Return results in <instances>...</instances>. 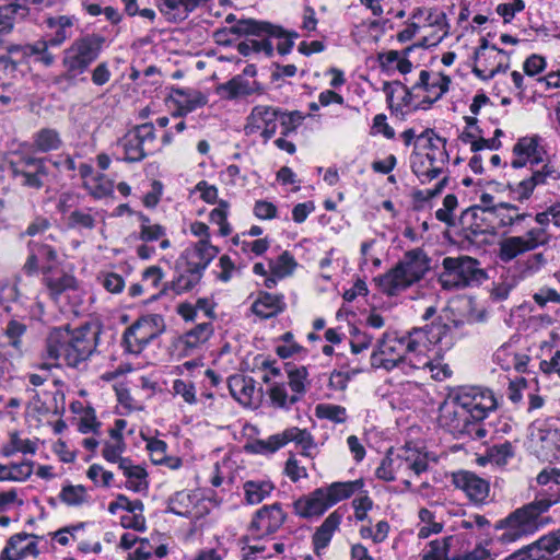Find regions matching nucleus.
<instances>
[{
  "instance_id": "obj_1",
  "label": "nucleus",
  "mask_w": 560,
  "mask_h": 560,
  "mask_svg": "<svg viewBox=\"0 0 560 560\" xmlns=\"http://www.w3.org/2000/svg\"><path fill=\"white\" fill-rule=\"evenodd\" d=\"M498 407L492 390L479 386L454 388L440 406L439 422L455 438L481 440L487 435L482 421Z\"/></svg>"
},
{
  "instance_id": "obj_2",
  "label": "nucleus",
  "mask_w": 560,
  "mask_h": 560,
  "mask_svg": "<svg viewBox=\"0 0 560 560\" xmlns=\"http://www.w3.org/2000/svg\"><path fill=\"white\" fill-rule=\"evenodd\" d=\"M552 482L560 486V469H550ZM560 502V489L550 487L546 493H540L535 501L516 509L509 516L501 520L495 528L502 529L500 537L503 542H512L524 536L534 534L547 525L550 517L542 516L552 505Z\"/></svg>"
},
{
  "instance_id": "obj_3",
  "label": "nucleus",
  "mask_w": 560,
  "mask_h": 560,
  "mask_svg": "<svg viewBox=\"0 0 560 560\" xmlns=\"http://www.w3.org/2000/svg\"><path fill=\"white\" fill-rule=\"evenodd\" d=\"M428 342L432 340L422 328H413L404 336L386 332L371 355L372 365L390 371L408 363L410 368L420 369L421 361L428 364L424 357Z\"/></svg>"
},
{
  "instance_id": "obj_4",
  "label": "nucleus",
  "mask_w": 560,
  "mask_h": 560,
  "mask_svg": "<svg viewBox=\"0 0 560 560\" xmlns=\"http://www.w3.org/2000/svg\"><path fill=\"white\" fill-rule=\"evenodd\" d=\"M98 335L100 330L90 326L74 330L55 328L47 338V357L56 361L62 359L68 366L77 368L94 352Z\"/></svg>"
},
{
  "instance_id": "obj_5",
  "label": "nucleus",
  "mask_w": 560,
  "mask_h": 560,
  "mask_svg": "<svg viewBox=\"0 0 560 560\" xmlns=\"http://www.w3.org/2000/svg\"><path fill=\"white\" fill-rule=\"evenodd\" d=\"M532 218L537 226L528 229L523 235H508L499 241L498 257L502 262H511L521 255L547 247L551 243L553 236L548 230L551 223L548 209Z\"/></svg>"
},
{
  "instance_id": "obj_6",
  "label": "nucleus",
  "mask_w": 560,
  "mask_h": 560,
  "mask_svg": "<svg viewBox=\"0 0 560 560\" xmlns=\"http://www.w3.org/2000/svg\"><path fill=\"white\" fill-rule=\"evenodd\" d=\"M429 259L421 248L407 252L404 258L388 272L375 279L378 288L387 295H395L419 281L429 270Z\"/></svg>"
},
{
  "instance_id": "obj_7",
  "label": "nucleus",
  "mask_w": 560,
  "mask_h": 560,
  "mask_svg": "<svg viewBox=\"0 0 560 560\" xmlns=\"http://www.w3.org/2000/svg\"><path fill=\"white\" fill-rule=\"evenodd\" d=\"M364 487L363 479L346 482H332L328 487L314 490L294 502V511L304 518L319 516L330 506L350 498L354 492Z\"/></svg>"
},
{
  "instance_id": "obj_8",
  "label": "nucleus",
  "mask_w": 560,
  "mask_h": 560,
  "mask_svg": "<svg viewBox=\"0 0 560 560\" xmlns=\"http://www.w3.org/2000/svg\"><path fill=\"white\" fill-rule=\"evenodd\" d=\"M105 44V37L100 34H85L75 38L71 45L63 50L62 66L66 72L55 79L60 83L63 79H73L84 73L89 67L98 58Z\"/></svg>"
},
{
  "instance_id": "obj_9",
  "label": "nucleus",
  "mask_w": 560,
  "mask_h": 560,
  "mask_svg": "<svg viewBox=\"0 0 560 560\" xmlns=\"http://www.w3.org/2000/svg\"><path fill=\"white\" fill-rule=\"evenodd\" d=\"M479 261L469 256L445 257L439 282L445 290L462 289L472 283H480L487 276L479 267Z\"/></svg>"
},
{
  "instance_id": "obj_10",
  "label": "nucleus",
  "mask_w": 560,
  "mask_h": 560,
  "mask_svg": "<svg viewBox=\"0 0 560 560\" xmlns=\"http://www.w3.org/2000/svg\"><path fill=\"white\" fill-rule=\"evenodd\" d=\"M427 455L418 451L406 446L396 456H392L388 453L383 458L381 465L376 469V477L385 481H393L396 479L398 474H407L412 471L416 476L421 475L428 469Z\"/></svg>"
},
{
  "instance_id": "obj_11",
  "label": "nucleus",
  "mask_w": 560,
  "mask_h": 560,
  "mask_svg": "<svg viewBox=\"0 0 560 560\" xmlns=\"http://www.w3.org/2000/svg\"><path fill=\"white\" fill-rule=\"evenodd\" d=\"M289 442H294L302 447V454L311 456V450L315 447V442L312 434L306 429L291 427L281 433L270 435L267 440H254L247 443L244 448L252 454H272L287 445Z\"/></svg>"
},
{
  "instance_id": "obj_12",
  "label": "nucleus",
  "mask_w": 560,
  "mask_h": 560,
  "mask_svg": "<svg viewBox=\"0 0 560 560\" xmlns=\"http://www.w3.org/2000/svg\"><path fill=\"white\" fill-rule=\"evenodd\" d=\"M164 330L165 324L161 315L151 314L140 317L129 328H127L124 334V342L127 351L139 354Z\"/></svg>"
},
{
  "instance_id": "obj_13",
  "label": "nucleus",
  "mask_w": 560,
  "mask_h": 560,
  "mask_svg": "<svg viewBox=\"0 0 560 560\" xmlns=\"http://www.w3.org/2000/svg\"><path fill=\"white\" fill-rule=\"evenodd\" d=\"M155 140L154 126L145 122L130 129L119 139L118 145L124 150L122 160L129 163L140 162L152 149Z\"/></svg>"
},
{
  "instance_id": "obj_14",
  "label": "nucleus",
  "mask_w": 560,
  "mask_h": 560,
  "mask_svg": "<svg viewBox=\"0 0 560 560\" xmlns=\"http://www.w3.org/2000/svg\"><path fill=\"white\" fill-rule=\"evenodd\" d=\"M476 66L472 72L482 80L493 78L499 72H505L509 67V55L495 45L481 38L480 46L475 51Z\"/></svg>"
},
{
  "instance_id": "obj_15",
  "label": "nucleus",
  "mask_w": 560,
  "mask_h": 560,
  "mask_svg": "<svg viewBox=\"0 0 560 560\" xmlns=\"http://www.w3.org/2000/svg\"><path fill=\"white\" fill-rule=\"evenodd\" d=\"M287 520V514L281 504L264 505L257 510L248 525L249 536L243 537V541L258 540L278 532Z\"/></svg>"
},
{
  "instance_id": "obj_16",
  "label": "nucleus",
  "mask_w": 560,
  "mask_h": 560,
  "mask_svg": "<svg viewBox=\"0 0 560 560\" xmlns=\"http://www.w3.org/2000/svg\"><path fill=\"white\" fill-rule=\"evenodd\" d=\"M231 31L237 34H252L258 37H275L279 40L277 49L281 55H287L291 51L294 45L293 38L298 37L296 33H288L281 26L253 19L237 22L236 25L232 26Z\"/></svg>"
},
{
  "instance_id": "obj_17",
  "label": "nucleus",
  "mask_w": 560,
  "mask_h": 560,
  "mask_svg": "<svg viewBox=\"0 0 560 560\" xmlns=\"http://www.w3.org/2000/svg\"><path fill=\"white\" fill-rule=\"evenodd\" d=\"M11 175L25 188L40 189L44 186V177L48 171L44 159L23 156L9 165Z\"/></svg>"
},
{
  "instance_id": "obj_18",
  "label": "nucleus",
  "mask_w": 560,
  "mask_h": 560,
  "mask_svg": "<svg viewBox=\"0 0 560 560\" xmlns=\"http://www.w3.org/2000/svg\"><path fill=\"white\" fill-rule=\"evenodd\" d=\"M280 115L278 107L257 105L247 116L244 131L247 136L259 133L267 141L276 135Z\"/></svg>"
},
{
  "instance_id": "obj_19",
  "label": "nucleus",
  "mask_w": 560,
  "mask_h": 560,
  "mask_svg": "<svg viewBox=\"0 0 560 560\" xmlns=\"http://www.w3.org/2000/svg\"><path fill=\"white\" fill-rule=\"evenodd\" d=\"M489 214L495 222V228L503 231V234H511L517 226L532 218V213L521 211V208L512 202H499L489 208Z\"/></svg>"
},
{
  "instance_id": "obj_20",
  "label": "nucleus",
  "mask_w": 560,
  "mask_h": 560,
  "mask_svg": "<svg viewBox=\"0 0 560 560\" xmlns=\"http://www.w3.org/2000/svg\"><path fill=\"white\" fill-rule=\"evenodd\" d=\"M455 488L465 492L467 498L475 504L486 503L489 492V482L468 470H459L452 476Z\"/></svg>"
},
{
  "instance_id": "obj_21",
  "label": "nucleus",
  "mask_w": 560,
  "mask_h": 560,
  "mask_svg": "<svg viewBox=\"0 0 560 560\" xmlns=\"http://www.w3.org/2000/svg\"><path fill=\"white\" fill-rule=\"evenodd\" d=\"M264 92L265 89L260 82L238 77L237 74L215 88L217 95L226 101L246 98L252 95H262Z\"/></svg>"
},
{
  "instance_id": "obj_22",
  "label": "nucleus",
  "mask_w": 560,
  "mask_h": 560,
  "mask_svg": "<svg viewBox=\"0 0 560 560\" xmlns=\"http://www.w3.org/2000/svg\"><path fill=\"white\" fill-rule=\"evenodd\" d=\"M513 153L515 155V159L511 163L513 168L524 167L527 163H529L530 166L538 165L544 162L546 154L538 137H524L518 139L513 147Z\"/></svg>"
},
{
  "instance_id": "obj_23",
  "label": "nucleus",
  "mask_w": 560,
  "mask_h": 560,
  "mask_svg": "<svg viewBox=\"0 0 560 560\" xmlns=\"http://www.w3.org/2000/svg\"><path fill=\"white\" fill-rule=\"evenodd\" d=\"M217 254L218 248L210 241L200 240L192 247L185 249L178 260L203 273Z\"/></svg>"
},
{
  "instance_id": "obj_24",
  "label": "nucleus",
  "mask_w": 560,
  "mask_h": 560,
  "mask_svg": "<svg viewBox=\"0 0 560 560\" xmlns=\"http://www.w3.org/2000/svg\"><path fill=\"white\" fill-rule=\"evenodd\" d=\"M536 452L544 460L560 462V427L538 431Z\"/></svg>"
},
{
  "instance_id": "obj_25",
  "label": "nucleus",
  "mask_w": 560,
  "mask_h": 560,
  "mask_svg": "<svg viewBox=\"0 0 560 560\" xmlns=\"http://www.w3.org/2000/svg\"><path fill=\"white\" fill-rule=\"evenodd\" d=\"M74 16L54 15L45 19L44 23L49 30L48 43L51 47H59L73 35Z\"/></svg>"
},
{
  "instance_id": "obj_26",
  "label": "nucleus",
  "mask_w": 560,
  "mask_h": 560,
  "mask_svg": "<svg viewBox=\"0 0 560 560\" xmlns=\"http://www.w3.org/2000/svg\"><path fill=\"white\" fill-rule=\"evenodd\" d=\"M43 272L44 283L54 300H58L62 293L77 288V280L71 273L55 271L51 266L45 267Z\"/></svg>"
},
{
  "instance_id": "obj_27",
  "label": "nucleus",
  "mask_w": 560,
  "mask_h": 560,
  "mask_svg": "<svg viewBox=\"0 0 560 560\" xmlns=\"http://www.w3.org/2000/svg\"><path fill=\"white\" fill-rule=\"evenodd\" d=\"M417 143L430 151L424 154L429 163L434 166H441L448 160V154L445 150V140L435 136L432 130H425L417 138Z\"/></svg>"
},
{
  "instance_id": "obj_28",
  "label": "nucleus",
  "mask_w": 560,
  "mask_h": 560,
  "mask_svg": "<svg viewBox=\"0 0 560 560\" xmlns=\"http://www.w3.org/2000/svg\"><path fill=\"white\" fill-rule=\"evenodd\" d=\"M176 270L178 273L177 277L170 284H165L161 293H164L167 288L172 289L176 294L191 291L203 276V273L188 267L180 260L176 262Z\"/></svg>"
},
{
  "instance_id": "obj_29",
  "label": "nucleus",
  "mask_w": 560,
  "mask_h": 560,
  "mask_svg": "<svg viewBox=\"0 0 560 560\" xmlns=\"http://www.w3.org/2000/svg\"><path fill=\"white\" fill-rule=\"evenodd\" d=\"M285 310L283 295L260 292L252 305V312L262 319H268Z\"/></svg>"
},
{
  "instance_id": "obj_30",
  "label": "nucleus",
  "mask_w": 560,
  "mask_h": 560,
  "mask_svg": "<svg viewBox=\"0 0 560 560\" xmlns=\"http://www.w3.org/2000/svg\"><path fill=\"white\" fill-rule=\"evenodd\" d=\"M170 98L171 102L176 106L173 113L175 117L185 116L186 114L206 105L207 103V97L201 93H188L179 89L173 90Z\"/></svg>"
},
{
  "instance_id": "obj_31",
  "label": "nucleus",
  "mask_w": 560,
  "mask_h": 560,
  "mask_svg": "<svg viewBox=\"0 0 560 560\" xmlns=\"http://www.w3.org/2000/svg\"><path fill=\"white\" fill-rule=\"evenodd\" d=\"M451 79L447 75L439 74L436 78L431 80L430 72L422 70L419 75V81L413 85L412 89H423L429 94H432V98L428 101L429 104H432L448 91Z\"/></svg>"
},
{
  "instance_id": "obj_32",
  "label": "nucleus",
  "mask_w": 560,
  "mask_h": 560,
  "mask_svg": "<svg viewBox=\"0 0 560 560\" xmlns=\"http://www.w3.org/2000/svg\"><path fill=\"white\" fill-rule=\"evenodd\" d=\"M342 515L338 511L330 513L313 535V546L316 555H319L331 540L336 529L339 527Z\"/></svg>"
},
{
  "instance_id": "obj_33",
  "label": "nucleus",
  "mask_w": 560,
  "mask_h": 560,
  "mask_svg": "<svg viewBox=\"0 0 560 560\" xmlns=\"http://www.w3.org/2000/svg\"><path fill=\"white\" fill-rule=\"evenodd\" d=\"M118 468L127 478L126 488L128 490L141 492L148 489V474L143 467L133 465L130 459H121Z\"/></svg>"
},
{
  "instance_id": "obj_34",
  "label": "nucleus",
  "mask_w": 560,
  "mask_h": 560,
  "mask_svg": "<svg viewBox=\"0 0 560 560\" xmlns=\"http://www.w3.org/2000/svg\"><path fill=\"white\" fill-rule=\"evenodd\" d=\"M231 395L243 405H250L255 393V381L244 375H232L228 380Z\"/></svg>"
},
{
  "instance_id": "obj_35",
  "label": "nucleus",
  "mask_w": 560,
  "mask_h": 560,
  "mask_svg": "<svg viewBox=\"0 0 560 560\" xmlns=\"http://www.w3.org/2000/svg\"><path fill=\"white\" fill-rule=\"evenodd\" d=\"M428 24H423L424 28H431L432 32L423 36L419 43L421 47L436 46L447 35V24L444 13L429 14L427 18Z\"/></svg>"
},
{
  "instance_id": "obj_36",
  "label": "nucleus",
  "mask_w": 560,
  "mask_h": 560,
  "mask_svg": "<svg viewBox=\"0 0 560 560\" xmlns=\"http://www.w3.org/2000/svg\"><path fill=\"white\" fill-rule=\"evenodd\" d=\"M62 144L60 135L57 130L44 128L37 131L33 137V147L38 152H49L58 150Z\"/></svg>"
},
{
  "instance_id": "obj_37",
  "label": "nucleus",
  "mask_w": 560,
  "mask_h": 560,
  "mask_svg": "<svg viewBox=\"0 0 560 560\" xmlns=\"http://www.w3.org/2000/svg\"><path fill=\"white\" fill-rule=\"evenodd\" d=\"M412 172L422 184L429 183L441 174V166H434L429 163L424 155L417 153L411 161Z\"/></svg>"
},
{
  "instance_id": "obj_38",
  "label": "nucleus",
  "mask_w": 560,
  "mask_h": 560,
  "mask_svg": "<svg viewBox=\"0 0 560 560\" xmlns=\"http://www.w3.org/2000/svg\"><path fill=\"white\" fill-rule=\"evenodd\" d=\"M27 8L20 2L0 7V35L9 33L13 28L14 16H25Z\"/></svg>"
},
{
  "instance_id": "obj_39",
  "label": "nucleus",
  "mask_w": 560,
  "mask_h": 560,
  "mask_svg": "<svg viewBox=\"0 0 560 560\" xmlns=\"http://www.w3.org/2000/svg\"><path fill=\"white\" fill-rule=\"evenodd\" d=\"M246 501L249 504H258L273 490L270 481H246L243 486Z\"/></svg>"
},
{
  "instance_id": "obj_40",
  "label": "nucleus",
  "mask_w": 560,
  "mask_h": 560,
  "mask_svg": "<svg viewBox=\"0 0 560 560\" xmlns=\"http://www.w3.org/2000/svg\"><path fill=\"white\" fill-rule=\"evenodd\" d=\"M213 329L210 323H202L190 329L182 337V342L186 349H194L206 342L212 335Z\"/></svg>"
},
{
  "instance_id": "obj_41",
  "label": "nucleus",
  "mask_w": 560,
  "mask_h": 560,
  "mask_svg": "<svg viewBox=\"0 0 560 560\" xmlns=\"http://www.w3.org/2000/svg\"><path fill=\"white\" fill-rule=\"evenodd\" d=\"M31 535L26 533H19L10 537L7 546L0 555V560H21L25 557V549L23 542L27 540Z\"/></svg>"
},
{
  "instance_id": "obj_42",
  "label": "nucleus",
  "mask_w": 560,
  "mask_h": 560,
  "mask_svg": "<svg viewBox=\"0 0 560 560\" xmlns=\"http://www.w3.org/2000/svg\"><path fill=\"white\" fill-rule=\"evenodd\" d=\"M452 540L453 537L448 536L430 541L421 555V560H446Z\"/></svg>"
},
{
  "instance_id": "obj_43",
  "label": "nucleus",
  "mask_w": 560,
  "mask_h": 560,
  "mask_svg": "<svg viewBox=\"0 0 560 560\" xmlns=\"http://www.w3.org/2000/svg\"><path fill=\"white\" fill-rule=\"evenodd\" d=\"M34 454L36 452V443L28 439H21L16 431L10 433L9 444L2 447V455L10 457L15 453Z\"/></svg>"
},
{
  "instance_id": "obj_44",
  "label": "nucleus",
  "mask_w": 560,
  "mask_h": 560,
  "mask_svg": "<svg viewBox=\"0 0 560 560\" xmlns=\"http://www.w3.org/2000/svg\"><path fill=\"white\" fill-rule=\"evenodd\" d=\"M237 51L243 56H248L252 52H264L270 57L273 52V45L269 38H248L237 45Z\"/></svg>"
},
{
  "instance_id": "obj_45",
  "label": "nucleus",
  "mask_w": 560,
  "mask_h": 560,
  "mask_svg": "<svg viewBox=\"0 0 560 560\" xmlns=\"http://www.w3.org/2000/svg\"><path fill=\"white\" fill-rule=\"evenodd\" d=\"M315 415L319 419H327L334 423H345L348 419L345 407L332 404H319L315 408Z\"/></svg>"
},
{
  "instance_id": "obj_46",
  "label": "nucleus",
  "mask_w": 560,
  "mask_h": 560,
  "mask_svg": "<svg viewBox=\"0 0 560 560\" xmlns=\"http://www.w3.org/2000/svg\"><path fill=\"white\" fill-rule=\"evenodd\" d=\"M59 499L69 506L81 505L88 501L86 489L81 485H67L61 489Z\"/></svg>"
},
{
  "instance_id": "obj_47",
  "label": "nucleus",
  "mask_w": 560,
  "mask_h": 560,
  "mask_svg": "<svg viewBox=\"0 0 560 560\" xmlns=\"http://www.w3.org/2000/svg\"><path fill=\"white\" fill-rule=\"evenodd\" d=\"M529 546L538 551V557L540 560H548L545 558L544 552L552 553L557 550H560V539L557 530L541 536L535 542L529 544Z\"/></svg>"
},
{
  "instance_id": "obj_48",
  "label": "nucleus",
  "mask_w": 560,
  "mask_h": 560,
  "mask_svg": "<svg viewBox=\"0 0 560 560\" xmlns=\"http://www.w3.org/2000/svg\"><path fill=\"white\" fill-rule=\"evenodd\" d=\"M85 186L89 188L91 195L98 199L107 197L114 191L113 180L106 178L103 174H100L93 177L90 182H86Z\"/></svg>"
},
{
  "instance_id": "obj_49",
  "label": "nucleus",
  "mask_w": 560,
  "mask_h": 560,
  "mask_svg": "<svg viewBox=\"0 0 560 560\" xmlns=\"http://www.w3.org/2000/svg\"><path fill=\"white\" fill-rule=\"evenodd\" d=\"M514 456V448L511 443L504 442L502 444L493 445L488 451V458L497 466H504L509 459Z\"/></svg>"
},
{
  "instance_id": "obj_50",
  "label": "nucleus",
  "mask_w": 560,
  "mask_h": 560,
  "mask_svg": "<svg viewBox=\"0 0 560 560\" xmlns=\"http://www.w3.org/2000/svg\"><path fill=\"white\" fill-rule=\"evenodd\" d=\"M419 518L421 522L427 524L419 529V538L424 539L428 538L431 534H439L442 532L443 525L434 521V514L430 510L424 508L421 509L419 511Z\"/></svg>"
},
{
  "instance_id": "obj_51",
  "label": "nucleus",
  "mask_w": 560,
  "mask_h": 560,
  "mask_svg": "<svg viewBox=\"0 0 560 560\" xmlns=\"http://www.w3.org/2000/svg\"><path fill=\"white\" fill-rule=\"evenodd\" d=\"M506 188L514 196V199L521 203L527 201L535 190L528 177L518 183H508Z\"/></svg>"
},
{
  "instance_id": "obj_52",
  "label": "nucleus",
  "mask_w": 560,
  "mask_h": 560,
  "mask_svg": "<svg viewBox=\"0 0 560 560\" xmlns=\"http://www.w3.org/2000/svg\"><path fill=\"white\" fill-rule=\"evenodd\" d=\"M295 265L292 255L288 252H283L276 261L270 262V269L275 276L283 278L293 271Z\"/></svg>"
},
{
  "instance_id": "obj_53",
  "label": "nucleus",
  "mask_w": 560,
  "mask_h": 560,
  "mask_svg": "<svg viewBox=\"0 0 560 560\" xmlns=\"http://www.w3.org/2000/svg\"><path fill=\"white\" fill-rule=\"evenodd\" d=\"M269 396L272 404L280 408H287L300 399L296 395L289 397L284 384H275L270 388Z\"/></svg>"
},
{
  "instance_id": "obj_54",
  "label": "nucleus",
  "mask_w": 560,
  "mask_h": 560,
  "mask_svg": "<svg viewBox=\"0 0 560 560\" xmlns=\"http://www.w3.org/2000/svg\"><path fill=\"white\" fill-rule=\"evenodd\" d=\"M307 377V370L305 366L290 369L288 371L289 386L299 396L305 393V380Z\"/></svg>"
},
{
  "instance_id": "obj_55",
  "label": "nucleus",
  "mask_w": 560,
  "mask_h": 560,
  "mask_svg": "<svg viewBox=\"0 0 560 560\" xmlns=\"http://www.w3.org/2000/svg\"><path fill=\"white\" fill-rule=\"evenodd\" d=\"M228 217V202L221 200L218 208L210 212V221L220 226V233L226 236L231 233L230 225L226 221Z\"/></svg>"
},
{
  "instance_id": "obj_56",
  "label": "nucleus",
  "mask_w": 560,
  "mask_h": 560,
  "mask_svg": "<svg viewBox=\"0 0 560 560\" xmlns=\"http://www.w3.org/2000/svg\"><path fill=\"white\" fill-rule=\"evenodd\" d=\"M119 509L126 510L130 513L142 512L143 503L140 500L130 501L126 495L118 494L116 501L109 503L108 511L109 513L115 514Z\"/></svg>"
},
{
  "instance_id": "obj_57",
  "label": "nucleus",
  "mask_w": 560,
  "mask_h": 560,
  "mask_svg": "<svg viewBox=\"0 0 560 560\" xmlns=\"http://www.w3.org/2000/svg\"><path fill=\"white\" fill-rule=\"evenodd\" d=\"M303 119L304 116L298 110L291 113L281 110L279 116V122L282 127L281 133L288 136L290 132H293L302 124Z\"/></svg>"
},
{
  "instance_id": "obj_58",
  "label": "nucleus",
  "mask_w": 560,
  "mask_h": 560,
  "mask_svg": "<svg viewBox=\"0 0 560 560\" xmlns=\"http://www.w3.org/2000/svg\"><path fill=\"white\" fill-rule=\"evenodd\" d=\"M125 442L119 440L118 442H106L102 454L107 462L117 463L118 466H120V460L127 459L126 457H121V454L125 451Z\"/></svg>"
},
{
  "instance_id": "obj_59",
  "label": "nucleus",
  "mask_w": 560,
  "mask_h": 560,
  "mask_svg": "<svg viewBox=\"0 0 560 560\" xmlns=\"http://www.w3.org/2000/svg\"><path fill=\"white\" fill-rule=\"evenodd\" d=\"M68 225L72 229H93L95 225L94 218L84 211L75 210L68 218Z\"/></svg>"
},
{
  "instance_id": "obj_60",
  "label": "nucleus",
  "mask_w": 560,
  "mask_h": 560,
  "mask_svg": "<svg viewBox=\"0 0 560 560\" xmlns=\"http://www.w3.org/2000/svg\"><path fill=\"white\" fill-rule=\"evenodd\" d=\"M147 441V450L150 452L152 462L156 465H162L166 459L167 444L159 439H149Z\"/></svg>"
},
{
  "instance_id": "obj_61",
  "label": "nucleus",
  "mask_w": 560,
  "mask_h": 560,
  "mask_svg": "<svg viewBox=\"0 0 560 560\" xmlns=\"http://www.w3.org/2000/svg\"><path fill=\"white\" fill-rule=\"evenodd\" d=\"M422 15H423V12L420 9L412 14L411 21L406 25V27L402 31H400L397 34V39L399 42L405 43V42L412 39V37L416 35V33L420 28H424L423 25H421L419 22H417V20H420L422 18Z\"/></svg>"
},
{
  "instance_id": "obj_62",
  "label": "nucleus",
  "mask_w": 560,
  "mask_h": 560,
  "mask_svg": "<svg viewBox=\"0 0 560 560\" xmlns=\"http://www.w3.org/2000/svg\"><path fill=\"white\" fill-rule=\"evenodd\" d=\"M10 467L11 481H24L33 474V462L12 463Z\"/></svg>"
},
{
  "instance_id": "obj_63",
  "label": "nucleus",
  "mask_w": 560,
  "mask_h": 560,
  "mask_svg": "<svg viewBox=\"0 0 560 560\" xmlns=\"http://www.w3.org/2000/svg\"><path fill=\"white\" fill-rule=\"evenodd\" d=\"M25 331L26 326L23 323L12 319L7 325L5 336L10 339L11 346L19 348L21 345V337Z\"/></svg>"
},
{
  "instance_id": "obj_64",
  "label": "nucleus",
  "mask_w": 560,
  "mask_h": 560,
  "mask_svg": "<svg viewBox=\"0 0 560 560\" xmlns=\"http://www.w3.org/2000/svg\"><path fill=\"white\" fill-rule=\"evenodd\" d=\"M533 300L540 307H545L549 302L560 304V293L556 289L544 287L534 293Z\"/></svg>"
}]
</instances>
